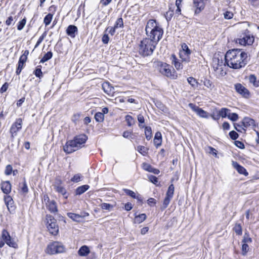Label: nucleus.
<instances>
[{
  "label": "nucleus",
  "mask_w": 259,
  "mask_h": 259,
  "mask_svg": "<svg viewBox=\"0 0 259 259\" xmlns=\"http://www.w3.org/2000/svg\"><path fill=\"white\" fill-rule=\"evenodd\" d=\"M247 54L239 49H233L228 51L225 55V61L227 65L232 68L238 69L245 66V60Z\"/></svg>",
  "instance_id": "nucleus-1"
},
{
  "label": "nucleus",
  "mask_w": 259,
  "mask_h": 259,
  "mask_svg": "<svg viewBox=\"0 0 259 259\" xmlns=\"http://www.w3.org/2000/svg\"><path fill=\"white\" fill-rule=\"evenodd\" d=\"M145 31L147 38L158 41L161 39L163 33L160 25L153 19L149 20L146 25Z\"/></svg>",
  "instance_id": "nucleus-2"
},
{
  "label": "nucleus",
  "mask_w": 259,
  "mask_h": 259,
  "mask_svg": "<svg viewBox=\"0 0 259 259\" xmlns=\"http://www.w3.org/2000/svg\"><path fill=\"white\" fill-rule=\"evenodd\" d=\"M158 42L147 37L143 38L139 45V53L143 56L152 55Z\"/></svg>",
  "instance_id": "nucleus-3"
},
{
  "label": "nucleus",
  "mask_w": 259,
  "mask_h": 259,
  "mask_svg": "<svg viewBox=\"0 0 259 259\" xmlns=\"http://www.w3.org/2000/svg\"><path fill=\"white\" fill-rule=\"evenodd\" d=\"M212 67L218 78L222 77L226 74V67L222 59L214 57L212 59Z\"/></svg>",
  "instance_id": "nucleus-4"
},
{
  "label": "nucleus",
  "mask_w": 259,
  "mask_h": 259,
  "mask_svg": "<svg viewBox=\"0 0 259 259\" xmlns=\"http://www.w3.org/2000/svg\"><path fill=\"white\" fill-rule=\"evenodd\" d=\"M65 251V247L60 242L54 241L47 245L45 252L50 255L63 253Z\"/></svg>",
  "instance_id": "nucleus-5"
},
{
  "label": "nucleus",
  "mask_w": 259,
  "mask_h": 259,
  "mask_svg": "<svg viewBox=\"0 0 259 259\" xmlns=\"http://www.w3.org/2000/svg\"><path fill=\"white\" fill-rule=\"evenodd\" d=\"M159 70L162 74L171 79H175L177 77V75L175 70L166 63H160L159 65Z\"/></svg>",
  "instance_id": "nucleus-6"
},
{
  "label": "nucleus",
  "mask_w": 259,
  "mask_h": 259,
  "mask_svg": "<svg viewBox=\"0 0 259 259\" xmlns=\"http://www.w3.org/2000/svg\"><path fill=\"white\" fill-rule=\"evenodd\" d=\"M79 147L77 144L75 139L72 140L68 141L63 147V150L65 152L68 154L71 153L79 149Z\"/></svg>",
  "instance_id": "nucleus-7"
},
{
  "label": "nucleus",
  "mask_w": 259,
  "mask_h": 259,
  "mask_svg": "<svg viewBox=\"0 0 259 259\" xmlns=\"http://www.w3.org/2000/svg\"><path fill=\"white\" fill-rule=\"evenodd\" d=\"M191 51L186 44L182 45V50L180 51V57L182 61L189 62L190 61Z\"/></svg>",
  "instance_id": "nucleus-8"
},
{
  "label": "nucleus",
  "mask_w": 259,
  "mask_h": 259,
  "mask_svg": "<svg viewBox=\"0 0 259 259\" xmlns=\"http://www.w3.org/2000/svg\"><path fill=\"white\" fill-rule=\"evenodd\" d=\"M188 106L192 109L193 111L195 112L196 114L200 117L207 119L209 117V114L193 103H189Z\"/></svg>",
  "instance_id": "nucleus-9"
},
{
  "label": "nucleus",
  "mask_w": 259,
  "mask_h": 259,
  "mask_svg": "<svg viewBox=\"0 0 259 259\" xmlns=\"http://www.w3.org/2000/svg\"><path fill=\"white\" fill-rule=\"evenodd\" d=\"M207 0H193L195 15L199 14L205 8Z\"/></svg>",
  "instance_id": "nucleus-10"
},
{
  "label": "nucleus",
  "mask_w": 259,
  "mask_h": 259,
  "mask_svg": "<svg viewBox=\"0 0 259 259\" xmlns=\"http://www.w3.org/2000/svg\"><path fill=\"white\" fill-rule=\"evenodd\" d=\"M22 123V119L21 118H18L12 125L10 128V133L12 137L16 136L17 132L21 129Z\"/></svg>",
  "instance_id": "nucleus-11"
},
{
  "label": "nucleus",
  "mask_w": 259,
  "mask_h": 259,
  "mask_svg": "<svg viewBox=\"0 0 259 259\" xmlns=\"http://www.w3.org/2000/svg\"><path fill=\"white\" fill-rule=\"evenodd\" d=\"M2 237L6 243L9 246L13 248H16L17 247L16 242L11 238L9 233L6 230L3 231Z\"/></svg>",
  "instance_id": "nucleus-12"
},
{
  "label": "nucleus",
  "mask_w": 259,
  "mask_h": 259,
  "mask_svg": "<svg viewBox=\"0 0 259 259\" xmlns=\"http://www.w3.org/2000/svg\"><path fill=\"white\" fill-rule=\"evenodd\" d=\"M254 41V38L252 36L244 35L237 40V42L242 46L251 45Z\"/></svg>",
  "instance_id": "nucleus-13"
},
{
  "label": "nucleus",
  "mask_w": 259,
  "mask_h": 259,
  "mask_svg": "<svg viewBox=\"0 0 259 259\" xmlns=\"http://www.w3.org/2000/svg\"><path fill=\"white\" fill-rule=\"evenodd\" d=\"M89 215L88 213L83 212L81 215L71 212L67 213L68 217L73 221L80 222L83 221L84 218Z\"/></svg>",
  "instance_id": "nucleus-14"
},
{
  "label": "nucleus",
  "mask_w": 259,
  "mask_h": 259,
  "mask_svg": "<svg viewBox=\"0 0 259 259\" xmlns=\"http://www.w3.org/2000/svg\"><path fill=\"white\" fill-rule=\"evenodd\" d=\"M235 89L237 93L242 95L245 97L249 96V93L247 89L240 83H237L235 85Z\"/></svg>",
  "instance_id": "nucleus-15"
},
{
  "label": "nucleus",
  "mask_w": 259,
  "mask_h": 259,
  "mask_svg": "<svg viewBox=\"0 0 259 259\" xmlns=\"http://www.w3.org/2000/svg\"><path fill=\"white\" fill-rule=\"evenodd\" d=\"M75 141L77 142V144L79 146V148H81L83 146L84 144L85 143L88 137L85 135H80L77 136L74 138Z\"/></svg>",
  "instance_id": "nucleus-16"
},
{
  "label": "nucleus",
  "mask_w": 259,
  "mask_h": 259,
  "mask_svg": "<svg viewBox=\"0 0 259 259\" xmlns=\"http://www.w3.org/2000/svg\"><path fill=\"white\" fill-rule=\"evenodd\" d=\"M75 141L77 142V144L79 146V148H81L83 146L84 144L85 143L88 137L85 135H80L77 136L74 138Z\"/></svg>",
  "instance_id": "nucleus-17"
},
{
  "label": "nucleus",
  "mask_w": 259,
  "mask_h": 259,
  "mask_svg": "<svg viewBox=\"0 0 259 259\" xmlns=\"http://www.w3.org/2000/svg\"><path fill=\"white\" fill-rule=\"evenodd\" d=\"M232 165L240 174L244 175L245 176L248 175V172L246 170L243 166L239 165L237 162L233 161Z\"/></svg>",
  "instance_id": "nucleus-18"
},
{
  "label": "nucleus",
  "mask_w": 259,
  "mask_h": 259,
  "mask_svg": "<svg viewBox=\"0 0 259 259\" xmlns=\"http://www.w3.org/2000/svg\"><path fill=\"white\" fill-rule=\"evenodd\" d=\"M77 32V27L72 25H69L66 29L67 34L72 38L75 37Z\"/></svg>",
  "instance_id": "nucleus-19"
},
{
  "label": "nucleus",
  "mask_w": 259,
  "mask_h": 259,
  "mask_svg": "<svg viewBox=\"0 0 259 259\" xmlns=\"http://www.w3.org/2000/svg\"><path fill=\"white\" fill-rule=\"evenodd\" d=\"M1 189L3 192L8 194L11 191V184L9 181L3 182L1 184Z\"/></svg>",
  "instance_id": "nucleus-20"
},
{
  "label": "nucleus",
  "mask_w": 259,
  "mask_h": 259,
  "mask_svg": "<svg viewBox=\"0 0 259 259\" xmlns=\"http://www.w3.org/2000/svg\"><path fill=\"white\" fill-rule=\"evenodd\" d=\"M172 64L177 70L182 69L183 65L179 60L177 58L175 55H172L170 57Z\"/></svg>",
  "instance_id": "nucleus-21"
},
{
  "label": "nucleus",
  "mask_w": 259,
  "mask_h": 259,
  "mask_svg": "<svg viewBox=\"0 0 259 259\" xmlns=\"http://www.w3.org/2000/svg\"><path fill=\"white\" fill-rule=\"evenodd\" d=\"M47 208L53 213L57 212L58 209L56 205V203L55 201H49L48 203H46Z\"/></svg>",
  "instance_id": "nucleus-22"
},
{
  "label": "nucleus",
  "mask_w": 259,
  "mask_h": 259,
  "mask_svg": "<svg viewBox=\"0 0 259 259\" xmlns=\"http://www.w3.org/2000/svg\"><path fill=\"white\" fill-rule=\"evenodd\" d=\"M102 89L104 92L108 95H110L113 93L114 88L108 82H104L102 84Z\"/></svg>",
  "instance_id": "nucleus-23"
},
{
  "label": "nucleus",
  "mask_w": 259,
  "mask_h": 259,
  "mask_svg": "<svg viewBox=\"0 0 259 259\" xmlns=\"http://www.w3.org/2000/svg\"><path fill=\"white\" fill-rule=\"evenodd\" d=\"M243 126L245 129L249 126H253L255 125V122L254 120L245 117L242 120Z\"/></svg>",
  "instance_id": "nucleus-24"
},
{
  "label": "nucleus",
  "mask_w": 259,
  "mask_h": 259,
  "mask_svg": "<svg viewBox=\"0 0 259 259\" xmlns=\"http://www.w3.org/2000/svg\"><path fill=\"white\" fill-rule=\"evenodd\" d=\"M154 143L157 148L161 145L162 136L160 132H157L155 133L154 138Z\"/></svg>",
  "instance_id": "nucleus-25"
},
{
  "label": "nucleus",
  "mask_w": 259,
  "mask_h": 259,
  "mask_svg": "<svg viewBox=\"0 0 259 259\" xmlns=\"http://www.w3.org/2000/svg\"><path fill=\"white\" fill-rule=\"evenodd\" d=\"M90 252L89 247L86 245L81 246L78 251V254L81 256L88 255Z\"/></svg>",
  "instance_id": "nucleus-26"
},
{
  "label": "nucleus",
  "mask_w": 259,
  "mask_h": 259,
  "mask_svg": "<svg viewBox=\"0 0 259 259\" xmlns=\"http://www.w3.org/2000/svg\"><path fill=\"white\" fill-rule=\"evenodd\" d=\"M187 81L193 89H198L199 83L195 78L189 77L187 78Z\"/></svg>",
  "instance_id": "nucleus-27"
},
{
  "label": "nucleus",
  "mask_w": 259,
  "mask_h": 259,
  "mask_svg": "<svg viewBox=\"0 0 259 259\" xmlns=\"http://www.w3.org/2000/svg\"><path fill=\"white\" fill-rule=\"evenodd\" d=\"M230 113V110L226 108H221L219 111V116L222 117V118L229 117V115Z\"/></svg>",
  "instance_id": "nucleus-28"
},
{
  "label": "nucleus",
  "mask_w": 259,
  "mask_h": 259,
  "mask_svg": "<svg viewBox=\"0 0 259 259\" xmlns=\"http://www.w3.org/2000/svg\"><path fill=\"white\" fill-rule=\"evenodd\" d=\"M45 222L46 225H48V227H52V225L53 224L55 225L56 220L52 215H47L46 216Z\"/></svg>",
  "instance_id": "nucleus-29"
},
{
  "label": "nucleus",
  "mask_w": 259,
  "mask_h": 259,
  "mask_svg": "<svg viewBox=\"0 0 259 259\" xmlns=\"http://www.w3.org/2000/svg\"><path fill=\"white\" fill-rule=\"evenodd\" d=\"M89 188V186L87 185H82L78 187L76 190V193L77 195H81Z\"/></svg>",
  "instance_id": "nucleus-30"
},
{
  "label": "nucleus",
  "mask_w": 259,
  "mask_h": 259,
  "mask_svg": "<svg viewBox=\"0 0 259 259\" xmlns=\"http://www.w3.org/2000/svg\"><path fill=\"white\" fill-rule=\"evenodd\" d=\"M125 119L128 126H131L135 124L136 121L135 119L130 115H126Z\"/></svg>",
  "instance_id": "nucleus-31"
},
{
  "label": "nucleus",
  "mask_w": 259,
  "mask_h": 259,
  "mask_svg": "<svg viewBox=\"0 0 259 259\" xmlns=\"http://www.w3.org/2000/svg\"><path fill=\"white\" fill-rule=\"evenodd\" d=\"M5 201L9 210L10 209V207H13V200L10 196L5 197Z\"/></svg>",
  "instance_id": "nucleus-32"
},
{
  "label": "nucleus",
  "mask_w": 259,
  "mask_h": 259,
  "mask_svg": "<svg viewBox=\"0 0 259 259\" xmlns=\"http://www.w3.org/2000/svg\"><path fill=\"white\" fill-rule=\"evenodd\" d=\"M52 56H53L52 52L51 51L48 52L47 53H46V54L44 55V56H43L42 59L40 60V62L44 63L47 62V61H48L49 60H50V59H51Z\"/></svg>",
  "instance_id": "nucleus-33"
},
{
  "label": "nucleus",
  "mask_w": 259,
  "mask_h": 259,
  "mask_svg": "<svg viewBox=\"0 0 259 259\" xmlns=\"http://www.w3.org/2000/svg\"><path fill=\"white\" fill-rule=\"evenodd\" d=\"M145 134L146 138L147 140H150L152 138V130L151 128L149 126H145Z\"/></svg>",
  "instance_id": "nucleus-34"
},
{
  "label": "nucleus",
  "mask_w": 259,
  "mask_h": 259,
  "mask_svg": "<svg viewBox=\"0 0 259 259\" xmlns=\"http://www.w3.org/2000/svg\"><path fill=\"white\" fill-rule=\"evenodd\" d=\"M175 187L173 184H171L168 188L166 196L172 198L174 195Z\"/></svg>",
  "instance_id": "nucleus-35"
},
{
  "label": "nucleus",
  "mask_w": 259,
  "mask_h": 259,
  "mask_svg": "<svg viewBox=\"0 0 259 259\" xmlns=\"http://www.w3.org/2000/svg\"><path fill=\"white\" fill-rule=\"evenodd\" d=\"M137 151L143 156L146 155L148 153V149L143 146H138L137 148Z\"/></svg>",
  "instance_id": "nucleus-36"
},
{
  "label": "nucleus",
  "mask_w": 259,
  "mask_h": 259,
  "mask_svg": "<svg viewBox=\"0 0 259 259\" xmlns=\"http://www.w3.org/2000/svg\"><path fill=\"white\" fill-rule=\"evenodd\" d=\"M95 119L97 122H102L104 119V115L103 113L97 112L95 115Z\"/></svg>",
  "instance_id": "nucleus-37"
},
{
  "label": "nucleus",
  "mask_w": 259,
  "mask_h": 259,
  "mask_svg": "<svg viewBox=\"0 0 259 259\" xmlns=\"http://www.w3.org/2000/svg\"><path fill=\"white\" fill-rule=\"evenodd\" d=\"M146 218V215L145 213H142L136 216L135 218V222L138 223H141L143 222Z\"/></svg>",
  "instance_id": "nucleus-38"
},
{
  "label": "nucleus",
  "mask_w": 259,
  "mask_h": 259,
  "mask_svg": "<svg viewBox=\"0 0 259 259\" xmlns=\"http://www.w3.org/2000/svg\"><path fill=\"white\" fill-rule=\"evenodd\" d=\"M53 14L49 13L44 18V22L46 26L49 25L51 23L53 19Z\"/></svg>",
  "instance_id": "nucleus-39"
},
{
  "label": "nucleus",
  "mask_w": 259,
  "mask_h": 259,
  "mask_svg": "<svg viewBox=\"0 0 259 259\" xmlns=\"http://www.w3.org/2000/svg\"><path fill=\"white\" fill-rule=\"evenodd\" d=\"M123 26H124V25H123V22L122 18H119L116 20L114 26L116 29H118L119 28H123Z\"/></svg>",
  "instance_id": "nucleus-40"
},
{
  "label": "nucleus",
  "mask_w": 259,
  "mask_h": 259,
  "mask_svg": "<svg viewBox=\"0 0 259 259\" xmlns=\"http://www.w3.org/2000/svg\"><path fill=\"white\" fill-rule=\"evenodd\" d=\"M138 120L139 122V126L140 128H143L145 126L143 123L145 122V119L144 116L141 114H139L137 117Z\"/></svg>",
  "instance_id": "nucleus-41"
},
{
  "label": "nucleus",
  "mask_w": 259,
  "mask_h": 259,
  "mask_svg": "<svg viewBox=\"0 0 259 259\" xmlns=\"http://www.w3.org/2000/svg\"><path fill=\"white\" fill-rule=\"evenodd\" d=\"M242 243H251L252 242V239L249 237L248 233L245 232L244 235Z\"/></svg>",
  "instance_id": "nucleus-42"
},
{
  "label": "nucleus",
  "mask_w": 259,
  "mask_h": 259,
  "mask_svg": "<svg viewBox=\"0 0 259 259\" xmlns=\"http://www.w3.org/2000/svg\"><path fill=\"white\" fill-rule=\"evenodd\" d=\"M235 129L238 131V132L243 133L245 132L246 129L242 125H240L237 123H235L234 124Z\"/></svg>",
  "instance_id": "nucleus-43"
},
{
  "label": "nucleus",
  "mask_w": 259,
  "mask_h": 259,
  "mask_svg": "<svg viewBox=\"0 0 259 259\" xmlns=\"http://www.w3.org/2000/svg\"><path fill=\"white\" fill-rule=\"evenodd\" d=\"M248 79L249 81V82L251 83H252L254 86L257 87L258 84L256 83V76L253 74H251L249 76Z\"/></svg>",
  "instance_id": "nucleus-44"
},
{
  "label": "nucleus",
  "mask_w": 259,
  "mask_h": 259,
  "mask_svg": "<svg viewBox=\"0 0 259 259\" xmlns=\"http://www.w3.org/2000/svg\"><path fill=\"white\" fill-rule=\"evenodd\" d=\"M123 191L125 193V194L133 198H137L136 194L133 191L127 189H123Z\"/></svg>",
  "instance_id": "nucleus-45"
},
{
  "label": "nucleus",
  "mask_w": 259,
  "mask_h": 259,
  "mask_svg": "<svg viewBox=\"0 0 259 259\" xmlns=\"http://www.w3.org/2000/svg\"><path fill=\"white\" fill-rule=\"evenodd\" d=\"M242 254L243 255H245L249 250V246L248 244L242 243Z\"/></svg>",
  "instance_id": "nucleus-46"
},
{
  "label": "nucleus",
  "mask_w": 259,
  "mask_h": 259,
  "mask_svg": "<svg viewBox=\"0 0 259 259\" xmlns=\"http://www.w3.org/2000/svg\"><path fill=\"white\" fill-rule=\"evenodd\" d=\"M26 23V20L25 18H23L21 21L19 22L17 26V29L19 30L23 29Z\"/></svg>",
  "instance_id": "nucleus-47"
},
{
  "label": "nucleus",
  "mask_w": 259,
  "mask_h": 259,
  "mask_svg": "<svg viewBox=\"0 0 259 259\" xmlns=\"http://www.w3.org/2000/svg\"><path fill=\"white\" fill-rule=\"evenodd\" d=\"M203 84L205 87L209 89H211L213 87L212 83L210 80L207 79H204L203 81Z\"/></svg>",
  "instance_id": "nucleus-48"
},
{
  "label": "nucleus",
  "mask_w": 259,
  "mask_h": 259,
  "mask_svg": "<svg viewBox=\"0 0 259 259\" xmlns=\"http://www.w3.org/2000/svg\"><path fill=\"white\" fill-rule=\"evenodd\" d=\"M49 233L53 236H56L59 232L58 228H48Z\"/></svg>",
  "instance_id": "nucleus-49"
},
{
  "label": "nucleus",
  "mask_w": 259,
  "mask_h": 259,
  "mask_svg": "<svg viewBox=\"0 0 259 259\" xmlns=\"http://www.w3.org/2000/svg\"><path fill=\"white\" fill-rule=\"evenodd\" d=\"M148 179L149 181L152 183L156 185H158L159 182L157 178H156L155 176L153 175H149L148 176Z\"/></svg>",
  "instance_id": "nucleus-50"
},
{
  "label": "nucleus",
  "mask_w": 259,
  "mask_h": 259,
  "mask_svg": "<svg viewBox=\"0 0 259 259\" xmlns=\"http://www.w3.org/2000/svg\"><path fill=\"white\" fill-rule=\"evenodd\" d=\"M171 199V198H169V197H168L166 196L165 197V199L163 200V204L162 205V208L163 209L166 208L167 207V206L168 205V204L170 202Z\"/></svg>",
  "instance_id": "nucleus-51"
},
{
  "label": "nucleus",
  "mask_w": 259,
  "mask_h": 259,
  "mask_svg": "<svg viewBox=\"0 0 259 259\" xmlns=\"http://www.w3.org/2000/svg\"><path fill=\"white\" fill-rule=\"evenodd\" d=\"M228 118L233 121H235L238 120V115L236 113L230 112Z\"/></svg>",
  "instance_id": "nucleus-52"
},
{
  "label": "nucleus",
  "mask_w": 259,
  "mask_h": 259,
  "mask_svg": "<svg viewBox=\"0 0 259 259\" xmlns=\"http://www.w3.org/2000/svg\"><path fill=\"white\" fill-rule=\"evenodd\" d=\"M207 152L210 154L214 156L215 157H217V151L212 147H208L207 149Z\"/></svg>",
  "instance_id": "nucleus-53"
},
{
  "label": "nucleus",
  "mask_w": 259,
  "mask_h": 259,
  "mask_svg": "<svg viewBox=\"0 0 259 259\" xmlns=\"http://www.w3.org/2000/svg\"><path fill=\"white\" fill-rule=\"evenodd\" d=\"M13 171V168L11 165L9 164L7 165L6 167L5 174L6 175L9 176L10 175Z\"/></svg>",
  "instance_id": "nucleus-54"
},
{
  "label": "nucleus",
  "mask_w": 259,
  "mask_h": 259,
  "mask_svg": "<svg viewBox=\"0 0 259 259\" xmlns=\"http://www.w3.org/2000/svg\"><path fill=\"white\" fill-rule=\"evenodd\" d=\"M174 12L172 10H168L166 12L165 16L167 21L170 20L173 16Z\"/></svg>",
  "instance_id": "nucleus-55"
},
{
  "label": "nucleus",
  "mask_w": 259,
  "mask_h": 259,
  "mask_svg": "<svg viewBox=\"0 0 259 259\" xmlns=\"http://www.w3.org/2000/svg\"><path fill=\"white\" fill-rule=\"evenodd\" d=\"M142 167L144 170H145L147 171L150 172L151 171H152L151 169L153 167L148 163H144L143 164Z\"/></svg>",
  "instance_id": "nucleus-56"
},
{
  "label": "nucleus",
  "mask_w": 259,
  "mask_h": 259,
  "mask_svg": "<svg viewBox=\"0 0 259 259\" xmlns=\"http://www.w3.org/2000/svg\"><path fill=\"white\" fill-rule=\"evenodd\" d=\"M81 180V175L80 174H76L73 176V178H71V181L74 183L78 182Z\"/></svg>",
  "instance_id": "nucleus-57"
},
{
  "label": "nucleus",
  "mask_w": 259,
  "mask_h": 259,
  "mask_svg": "<svg viewBox=\"0 0 259 259\" xmlns=\"http://www.w3.org/2000/svg\"><path fill=\"white\" fill-rule=\"evenodd\" d=\"M229 136L232 140H236L238 138V134L235 131H232L229 133Z\"/></svg>",
  "instance_id": "nucleus-58"
},
{
  "label": "nucleus",
  "mask_w": 259,
  "mask_h": 259,
  "mask_svg": "<svg viewBox=\"0 0 259 259\" xmlns=\"http://www.w3.org/2000/svg\"><path fill=\"white\" fill-rule=\"evenodd\" d=\"M21 187V190L23 193H26L28 192V187L26 185V182L24 181Z\"/></svg>",
  "instance_id": "nucleus-59"
},
{
  "label": "nucleus",
  "mask_w": 259,
  "mask_h": 259,
  "mask_svg": "<svg viewBox=\"0 0 259 259\" xmlns=\"http://www.w3.org/2000/svg\"><path fill=\"white\" fill-rule=\"evenodd\" d=\"M101 208L105 210H110L112 206L109 203H104L101 204Z\"/></svg>",
  "instance_id": "nucleus-60"
},
{
  "label": "nucleus",
  "mask_w": 259,
  "mask_h": 259,
  "mask_svg": "<svg viewBox=\"0 0 259 259\" xmlns=\"http://www.w3.org/2000/svg\"><path fill=\"white\" fill-rule=\"evenodd\" d=\"M224 18L226 19H230L233 18V13L229 11H227L224 14Z\"/></svg>",
  "instance_id": "nucleus-61"
},
{
  "label": "nucleus",
  "mask_w": 259,
  "mask_h": 259,
  "mask_svg": "<svg viewBox=\"0 0 259 259\" xmlns=\"http://www.w3.org/2000/svg\"><path fill=\"white\" fill-rule=\"evenodd\" d=\"M27 57H26V55H21L19 58V60L18 63L22 64L24 65V63L26 62Z\"/></svg>",
  "instance_id": "nucleus-62"
},
{
  "label": "nucleus",
  "mask_w": 259,
  "mask_h": 259,
  "mask_svg": "<svg viewBox=\"0 0 259 259\" xmlns=\"http://www.w3.org/2000/svg\"><path fill=\"white\" fill-rule=\"evenodd\" d=\"M102 41L104 44H107L109 41V37L107 34H104L102 38Z\"/></svg>",
  "instance_id": "nucleus-63"
},
{
  "label": "nucleus",
  "mask_w": 259,
  "mask_h": 259,
  "mask_svg": "<svg viewBox=\"0 0 259 259\" xmlns=\"http://www.w3.org/2000/svg\"><path fill=\"white\" fill-rule=\"evenodd\" d=\"M8 87H9V83L7 82H5L3 85V86L1 87V88L0 89V92L1 93H3L5 92L7 90Z\"/></svg>",
  "instance_id": "nucleus-64"
}]
</instances>
